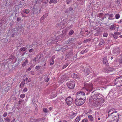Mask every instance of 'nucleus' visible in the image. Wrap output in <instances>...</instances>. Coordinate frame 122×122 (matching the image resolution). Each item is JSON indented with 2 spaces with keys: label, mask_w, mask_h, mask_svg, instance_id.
I'll return each instance as SVG.
<instances>
[{
  "label": "nucleus",
  "mask_w": 122,
  "mask_h": 122,
  "mask_svg": "<svg viewBox=\"0 0 122 122\" xmlns=\"http://www.w3.org/2000/svg\"><path fill=\"white\" fill-rule=\"evenodd\" d=\"M118 114L115 113L113 115V117H110L109 118V122H118Z\"/></svg>",
  "instance_id": "f257e3e1"
},
{
  "label": "nucleus",
  "mask_w": 122,
  "mask_h": 122,
  "mask_svg": "<svg viewBox=\"0 0 122 122\" xmlns=\"http://www.w3.org/2000/svg\"><path fill=\"white\" fill-rule=\"evenodd\" d=\"M85 99V98L84 99H81L76 98L75 99V104L77 106H80L84 103Z\"/></svg>",
  "instance_id": "f03ea898"
},
{
  "label": "nucleus",
  "mask_w": 122,
  "mask_h": 122,
  "mask_svg": "<svg viewBox=\"0 0 122 122\" xmlns=\"http://www.w3.org/2000/svg\"><path fill=\"white\" fill-rule=\"evenodd\" d=\"M121 77H119L116 78L114 82L115 84L117 86H120L122 85V81Z\"/></svg>",
  "instance_id": "7ed1b4c3"
},
{
  "label": "nucleus",
  "mask_w": 122,
  "mask_h": 122,
  "mask_svg": "<svg viewBox=\"0 0 122 122\" xmlns=\"http://www.w3.org/2000/svg\"><path fill=\"white\" fill-rule=\"evenodd\" d=\"M75 84V81L73 80H71L68 82L66 85L69 88L72 89L74 88Z\"/></svg>",
  "instance_id": "20e7f679"
},
{
  "label": "nucleus",
  "mask_w": 122,
  "mask_h": 122,
  "mask_svg": "<svg viewBox=\"0 0 122 122\" xmlns=\"http://www.w3.org/2000/svg\"><path fill=\"white\" fill-rule=\"evenodd\" d=\"M117 111H115L114 109H111L108 112V117H107V118H110V117H112L113 116V115L115 113H117Z\"/></svg>",
  "instance_id": "39448f33"
},
{
  "label": "nucleus",
  "mask_w": 122,
  "mask_h": 122,
  "mask_svg": "<svg viewBox=\"0 0 122 122\" xmlns=\"http://www.w3.org/2000/svg\"><path fill=\"white\" fill-rule=\"evenodd\" d=\"M85 94L83 91H78L76 93V98H78L84 99L83 97Z\"/></svg>",
  "instance_id": "423d86ee"
},
{
  "label": "nucleus",
  "mask_w": 122,
  "mask_h": 122,
  "mask_svg": "<svg viewBox=\"0 0 122 122\" xmlns=\"http://www.w3.org/2000/svg\"><path fill=\"white\" fill-rule=\"evenodd\" d=\"M85 86L86 87V89L87 91H91L93 89V86L92 83H89L88 84H87Z\"/></svg>",
  "instance_id": "0eeeda50"
},
{
  "label": "nucleus",
  "mask_w": 122,
  "mask_h": 122,
  "mask_svg": "<svg viewBox=\"0 0 122 122\" xmlns=\"http://www.w3.org/2000/svg\"><path fill=\"white\" fill-rule=\"evenodd\" d=\"M99 95V93H97L92 95L91 97H90V100H94L93 101V102L94 104H95V101H96V99H97L98 98Z\"/></svg>",
  "instance_id": "6e6552de"
},
{
  "label": "nucleus",
  "mask_w": 122,
  "mask_h": 122,
  "mask_svg": "<svg viewBox=\"0 0 122 122\" xmlns=\"http://www.w3.org/2000/svg\"><path fill=\"white\" fill-rule=\"evenodd\" d=\"M95 101V105H98L100 102L103 103L104 102V101L103 98H99V97L98 98L96 99V101Z\"/></svg>",
  "instance_id": "1a4fd4ad"
},
{
  "label": "nucleus",
  "mask_w": 122,
  "mask_h": 122,
  "mask_svg": "<svg viewBox=\"0 0 122 122\" xmlns=\"http://www.w3.org/2000/svg\"><path fill=\"white\" fill-rule=\"evenodd\" d=\"M73 99L71 97H69L66 99V101L67 104L68 106H70L72 102Z\"/></svg>",
  "instance_id": "9d476101"
},
{
  "label": "nucleus",
  "mask_w": 122,
  "mask_h": 122,
  "mask_svg": "<svg viewBox=\"0 0 122 122\" xmlns=\"http://www.w3.org/2000/svg\"><path fill=\"white\" fill-rule=\"evenodd\" d=\"M103 64L105 65H107L108 62L107 60V56H105L103 59Z\"/></svg>",
  "instance_id": "9b49d317"
},
{
  "label": "nucleus",
  "mask_w": 122,
  "mask_h": 122,
  "mask_svg": "<svg viewBox=\"0 0 122 122\" xmlns=\"http://www.w3.org/2000/svg\"><path fill=\"white\" fill-rule=\"evenodd\" d=\"M72 76L73 77L76 79H78L80 78V77L78 75H77L75 73H73L72 74Z\"/></svg>",
  "instance_id": "f8f14e48"
},
{
  "label": "nucleus",
  "mask_w": 122,
  "mask_h": 122,
  "mask_svg": "<svg viewBox=\"0 0 122 122\" xmlns=\"http://www.w3.org/2000/svg\"><path fill=\"white\" fill-rule=\"evenodd\" d=\"M28 62V60L27 59H26L22 64V66L23 67L25 66L27 64Z\"/></svg>",
  "instance_id": "ddd939ff"
},
{
  "label": "nucleus",
  "mask_w": 122,
  "mask_h": 122,
  "mask_svg": "<svg viewBox=\"0 0 122 122\" xmlns=\"http://www.w3.org/2000/svg\"><path fill=\"white\" fill-rule=\"evenodd\" d=\"M58 25L59 26H60L61 28H63L64 27V24L62 22H61L59 24H58Z\"/></svg>",
  "instance_id": "4468645a"
},
{
  "label": "nucleus",
  "mask_w": 122,
  "mask_h": 122,
  "mask_svg": "<svg viewBox=\"0 0 122 122\" xmlns=\"http://www.w3.org/2000/svg\"><path fill=\"white\" fill-rule=\"evenodd\" d=\"M76 113L74 112H72L71 113V114L70 115V117L71 118H73L76 115Z\"/></svg>",
  "instance_id": "2eb2a0df"
},
{
  "label": "nucleus",
  "mask_w": 122,
  "mask_h": 122,
  "mask_svg": "<svg viewBox=\"0 0 122 122\" xmlns=\"http://www.w3.org/2000/svg\"><path fill=\"white\" fill-rule=\"evenodd\" d=\"M88 117L89 119L91 121H92L94 120L93 118L91 115H89L88 116Z\"/></svg>",
  "instance_id": "dca6fc26"
},
{
  "label": "nucleus",
  "mask_w": 122,
  "mask_h": 122,
  "mask_svg": "<svg viewBox=\"0 0 122 122\" xmlns=\"http://www.w3.org/2000/svg\"><path fill=\"white\" fill-rule=\"evenodd\" d=\"M23 12L26 14H27L30 13V10L29 9H25L24 10Z\"/></svg>",
  "instance_id": "f3484780"
},
{
  "label": "nucleus",
  "mask_w": 122,
  "mask_h": 122,
  "mask_svg": "<svg viewBox=\"0 0 122 122\" xmlns=\"http://www.w3.org/2000/svg\"><path fill=\"white\" fill-rule=\"evenodd\" d=\"M57 2V0H50L49 2V3L51 4L53 3H54L55 4Z\"/></svg>",
  "instance_id": "a211bd4d"
},
{
  "label": "nucleus",
  "mask_w": 122,
  "mask_h": 122,
  "mask_svg": "<svg viewBox=\"0 0 122 122\" xmlns=\"http://www.w3.org/2000/svg\"><path fill=\"white\" fill-rule=\"evenodd\" d=\"M115 26L113 24L112 25H111L109 27L110 29L111 30H115Z\"/></svg>",
  "instance_id": "6ab92c4d"
},
{
  "label": "nucleus",
  "mask_w": 122,
  "mask_h": 122,
  "mask_svg": "<svg viewBox=\"0 0 122 122\" xmlns=\"http://www.w3.org/2000/svg\"><path fill=\"white\" fill-rule=\"evenodd\" d=\"M4 120L5 121V122H9L10 121V119L7 117L5 118Z\"/></svg>",
  "instance_id": "aec40b11"
},
{
  "label": "nucleus",
  "mask_w": 122,
  "mask_h": 122,
  "mask_svg": "<svg viewBox=\"0 0 122 122\" xmlns=\"http://www.w3.org/2000/svg\"><path fill=\"white\" fill-rule=\"evenodd\" d=\"M104 43V40H102L99 43V46H101Z\"/></svg>",
  "instance_id": "412c9836"
},
{
  "label": "nucleus",
  "mask_w": 122,
  "mask_h": 122,
  "mask_svg": "<svg viewBox=\"0 0 122 122\" xmlns=\"http://www.w3.org/2000/svg\"><path fill=\"white\" fill-rule=\"evenodd\" d=\"M74 31L73 30H71L69 32V35H71L74 33Z\"/></svg>",
  "instance_id": "4be33fe9"
},
{
  "label": "nucleus",
  "mask_w": 122,
  "mask_h": 122,
  "mask_svg": "<svg viewBox=\"0 0 122 122\" xmlns=\"http://www.w3.org/2000/svg\"><path fill=\"white\" fill-rule=\"evenodd\" d=\"M61 35H59L58 36L56 37V39L58 41H60L61 40V39L60 38L61 37Z\"/></svg>",
  "instance_id": "5701e85b"
},
{
  "label": "nucleus",
  "mask_w": 122,
  "mask_h": 122,
  "mask_svg": "<svg viewBox=\"0 0 122 122\" xmlns=\"http://www.w3.org/2000/svg\"><path fill=\"white\" fill-rule=\"evenodd\" d=\"M25 97V94L24 93H22L21 94L20 96V98H24Z\"/></svg>",
  "instance_id": "b1692460"
},
{
  "label": "nucleus",
  "mask_w": 122,
  "mask_h": 122,
  "mask_svg": "<svg viewBox=\"0 0 122 122\" xmlns=\"http://www.w3.org/2000/svg\"><path fill=\"white\" fill-rule=\"evenodd\" d=\"M91 40V39H88L84 40L83 41V42L84 43H86L88 41H90Z\"/></svg>",
  "instance_id": "393cba45"
},
{
  "label": "nucleus",
  "mask_w": 122,
  "mask_h": 122,
  "mask_svg": "<svg viewBox=\"0 0 122 122\" xmlns=\"http://www.w3.org/2000/svg\"><path fill=\"white\" fill-rule=\"evenodd\" d=\"M80 120V117H79L78 116L76 118L74 122H78Z\"/></svg>",
  "instance_id": "a878e982"
},
{
  "label": "nucleus",
  "mask_w": 122,
  "mask_h": 122,
  "mask_svg": "<svg viewBox=\"0 0 122 122\" xmlns=\"http://www.w3.org/2000/svg\"><path fill=\"white\" fill-rule=\"evenodd\" d=\"M25 84V81H23L22 82H21V83L20 85V86L21 88H22L23 86Z\"/></svg>",
  "instance_id": "bb28decb"
},
{
  "label": "nucleus",
  "mask_w": 122,
  "mask_h": 122,
  "mask_svg": "<svg viewBox=\"0 0 122 122\" xmlns=\"http://www.w3.org/2000/svg\"><path fill=\"white\" fill-rule=\"evenodd\" d=\"M26 49V48L25 47H22L20 48V50L22 51H25Z\"/></svg>",
  "instance_id": "cd10ccee"
},
{
  "label": "nucleus",
  "mask_w": 122,
  "mask_h": 122,
  "mask_svg": "<svg viewBox=\"0 0 122 122\" xmlns=\"http://www.w3.org/2000/svg\"><path fill=\"white\" fill-rule=\"evenodd\" d=\"M120 15L118 14H116L115 15L116 18L117 19H118L120 18Z\"/></svg>",
  "instance_id": "c85d7f7f"
},
{
  "label": "nucleus",
  "mask_w": 122,
  "mask_h": 122,
  "mask_svg": "<svg viewBox=\"0 0 122 122\" xmlns=\"http://www.w3.org/2000/svg\"><path fill=\"white\" fill-rule=\"evenodd\" d=\"M33 68L32 66H31L29 67L26 70V71H29L31 70V68Z\"/></svg>",
  "instance_id": "c756f323"
},
{
  "label": "nucleus",
  "mask_w": 122,
  "mask_h": 122,
  "mask_svg": "<svg viewBox=\"0 0 122 122\" xmlns=\"http://www.w3.org/2000/svg\"><path fill=\"white\" fill-rule=\"evenodd\" d=\"M68 65V64L67 63H66L64 64V65L62 67V68L63 69H64L66 67H67Z\"/></svg>",
  "instance_id": "7c9ffc66"
},
{
  "label": "nucleus",
  "mask_w": 122,
  "mask_h": 122,
  "mask_svg": "<svg viewBox=\"0 0 122 122\" xmlns=\"http://www.w3.org/2000/svg\"><path fill=\"white\" fill-rule=\"evenodd\" d=\"M43 111L45 112H47V109L46 108H44L43 109Z\"/></svg>",
  "instance_id": "2f4dec72"
},
{
  "label": "nucleus",
  "mask_w": 122,
  "mask_h": 122,
  "mask_svg": "<svg viewBox=\"0 0 122 122\" xmlns=\"http://www.w3.org/2000/svg\"><path fill=\"white\" fill-rule=\"evenodd\" d=\"M90 71L89 70H87V71H86V75H87L89 74L90 73Z\"/></svg>",
  "instance_id": "473e14b6"
},
{
  "label": "nucleus",
  "mask_w": 122,
  "mask_h": 122,
  "mask_svg": "<svg viewBox=\"0 0 122 122\" xmlns=\"http://www.w3.org/2000/svg\"><path fill=\"white\" fill-rule=\"evenodd\" d=\"M49 80V79L47 77L45 78V80L46 82H48Z\"/></svg>",
  "instance_id": "72a5a7b5"
},
{
  "label": "nucleus",
  "mask_w": 122,
  "mask_h": 122,
  "mask_svg": "<svg viewBox=\"0 0 122 122\" xmlns=\"http://www.w3.org/2000/svg\"><path fill=\"white\" fill-rule=\"evenodd\" d=\"M48 15V14L47 13H45L43 16V17H45V18Z\"/></svg>",
  "instance_id": "f704fd0d"
},
{
  "label": "nucleus",
  "mask_w": 122,
  "mask_h": 122,
  "mask_svg": "<svg viewBox=\"0 0 122 122\" xmlns=\"http://www.w3.org/2000/svg\"><path fill=\"white\" fill-rule=\"evenodd\" d=\"M24 100H19L18 102V103L19 104H20L22 103L24 101Z\"/></svg>",
  "instance_id": "c9c22d12"
},
{
  "label": "nucleus",
  "mask_w": 122,
  "mask_h": 122,
  "mask_svg": "<svg viewBox=\"0 0 122 122\" xmlns=\"http://www.w3.org/2000/svg\"><path fill=\"white\" fill-rule=\"evenodd\" d=\"M41 67V66H38L36 67V69L37 70H39L40 68Z\"/></svg>",
  "instance_id": "e433bc0d"
},
{
  "label": "nucleus",
  "mask_w": 122,
  "mask_h": 122,
  "mask_svg": "<svg viewBox=\"0 0 122 122\" xmlns=\"http://www.w3.org/2000/svg\"><path fill=\"white\" fill-rule=\"evenodd\" d=\"M27 88L26 87H25L23 90V92H26L27 91Z\"/></svg>",
  "instance_id": "4c0bfd02"
},
{
  "label": "nucleus",
  "mask_w": 122,
  "mask_h": 122,
  "mask_svg": "<svg viewBox=\"0 0 122 122\" xmlns=\"http://www.w3.org/2000/svg\"><path fill=\"white\" fill-rule=\"evenodd\" d=\"M7 113L6 112H5L3 114V116L4 117H6L7 116Z\"/></svg>",
  "instance_id": "58836bf2"
},
{
  "label": "nucleus",
  "mask_w": 122,
  "mask_h": 122,
  "mask_svg": "<svg viewBox=\"0 0 122 122\" xmlns=\"http://www.w3.org/2000/svg\"><path fill=\"white\" fill-rule=\"evenodd\" d=\"M54 63V61L53 60V59L52 61V62L50 63V64L51 65H52Z\"/></svg>",
  "instance_id": "ea45409f"
},
{
  "label": "nucleus",
  "mask_w": 122,
  "mask_h": 122,
  "mask_svg": "<svg viewBox=\"0 0 122 122\" xmlns=\"http://www.w3.org/2000/svg\"><path fill=\"white\" fill-rule=\"evenodd\" d=\"M103 15V14L102 13H100L98 15V17L100 18Z\"/></svg>",
  "instance_id": "a19ab883"
},
{
  "label": "nucleus",
  "mask_w": 122,
  "mask_h": 122,
  "mask_svg": "<svg viewBox=\"0 0 122 122\" xmlns=\"http://www.w3.org/2000/svg\"><path fill=\"white\" fill-rule=\"evenodd\" d=\"M108 35V34L107 33H104L103 35V36L104 37H107Z\"/></svg>",
  "instance_id": "79ce46f5"
},
{
  "label": "nucleus",
  "mask_w": 122,
  "mask_h": 122,
  "mask_svg": "<svg viewBox=\"0 0 122 122\" xmlns=\"http://www.w3.org/2000/svg\"><path fill=\"white\" fill-rule=\"evenodd\" d=\"M21 18L20 17H18L17 19V21H19L21 20Z\"/></svg>",
  "instance_id": "37998d69"
},
{
  "label": "nucleus",
  "mask_w": 122,
  "mask_h": 122,
  "mask_svg": "<svg viewBox=\"0 0 122 122\" xmlns=\"http://www.w3.org/2000/svg\"><path fill=\"white\" fill-rule=\"evenodd\" d=\"M71 0H66V2H67V4H68L70 3V2L71 1Z\"/></svg>",
  "instance_id": "c03bdc74"
},
{
  "label": "nucleus",
  "mask_w": 122,
  "mask_h": 122,
  "mask_svg": "<svg viewBox=\"0 0 122 122\" xmlns=\"http://www.w3.org/2000/svg\"><path fill=\"white\" fill-rule=\"evenodd\" d=\"M114 34L116 35H119L120 34L119 32H116L114 33Z\"/></svg>",
  "instance_id": "a18cd8bd"
},
{
  "label": "nucleus",
  "mask_w": 122,
  "mask_h": 122,
  "mask_svg": "<svg viewBox=\"0 0 122 122\" xmlns=\"http://www.w3.org/2000/svg\"><path fill=\"white\" fill-rule=\"evenodd\" d=\"M45 18V17H43V16H42L41 18V21H42L44 20Z\"/></svg>",
  "instance_id": "49530a36"
},
{
  "label": "nucleus",
  "mask_w": 122,
  "mask_h": 122,
  "mask_svg": "<svg viewBox=\"0 0 122 122\" xmlns=\"http://www.w3.org/2000/svg\"><path fill=\"white\" fill-rule=\"evenodd\" d=\"M83 121L84 122H88V120L87 119H83Z\"/></svg>",
  "instance_id": "de8ad7c7"
},
{
  "label": "nucleus",
  "mask_w": 122,
  "mask_h": 122,
  "mask_svg": "<svg viewBox=\"0 0 122 122\" xmlns=\"http://www.w3.org/2000/svg\"><path fill=\"white\" fill-rule=\"evenodd\" d=\"M88 51V49H86L84 50L85 53L86 52Z\"/></svg>",
  "instance_id": "09e8293b"
},
{
  "label": "nucleus",
  "mask_w": 122,
  "mask_h": 122,
  "mask_svg": "<svg viewBox=\"0 0 122 122\" xmlns=\"http://www.w3.org/2000/svg\"><path fill=\"white\" fill-rule=\"evenodd\" d=\"M73 10V8L71 7H70L69 8V10L70 11L72 10Z\"/></svg>",
  "instance_id": "8fccbe9b"
},
{
  "label": "nucleus",
  "mask_w": 122,
  "mask_h": 122,
  "mask_svg": "<svg viewBox=\"0 0 122 122\" xmlns=\"http://www.w3.org/2000/svg\"><path fill=\"white\" fill-rule=\"evenodd\" d=\"M33 49H31L29 50V51L30 52H31L33 51Z\"/></svg>",
  "instance_id": "3c124183"
},
{
  "label": "nucleus",
  "mask_w": 122,
  "mask_h": 122,
  "mask_svg": "<svg viewBox=\"0 0 122 122\" xmlns=\"http://www.w3.org/2000/svg\"><path fill=\"white\" fill-rule=\"evenodd\" d=\"M31 74L33 75H34V71H31Z\"/></svg>",
  "instance_id": "603ef678"
},
{
  "label": "nucleus",
  "mask_w": 122,
  "mask_h": 122,
  "mask_svg": "<svg viewBox=\"0 0 122 122\" xmlns=\"http://www.w3.org/2000/svg\"><path fill=\"white\" fill-rule=\"evenodd\" d=\"M109 16L110 17H113V16L114 15H113V14H111L110 15H109Z\"/></svg>",
  "instance_id": "864d4df0"
},
{
  "label": "nucleus",
  "mask_w": 122,
  "mask_h": 122,
  "mask_svg": "<svg viewBox=\"0 0 122 122\" xmlns=\"http://www.w3.org/2000/svg\"><path fill=\"white\" fill-rule=\"evenodd\" d=\"M40 120L39 119H36V122H39L40 121Z\"/></svg>",
  "instance_id": "5fc2aeb1"
},
{
  "label": "nucleus",
  "mask_w": 122,
  "mask_h": 122,
  "mask_svg": "<svg viewBox=\"0 0 122 122\" xmlns=\"http://www.w3.org/2000/svg\"><path fill=\"white\" fill-rule=\"evenodd\" d=\"M113 35L115 39H117V36H114L113 34Z\"/></svg>",
  "instance_id": "6e6d98bb"
},
{
  "label": "nucleus",
  "mask_w": 122,
  "mask_h": 122,
  "mask_svg": "<svg viewBox=\"0 0 122 122\" xmlns=\"http://www.w3.org/2000/svg\"><path fill=\"white\" fill-rule=\"evenodd\" d=\"M68 11H69L68 10V9H66L65 11V13H67L68 12Z\"/></svg>",
  "instance_id": "4d7b16f0"
},
{
  "label": "nucleus",
  "mask_w": 122,
  "mask_h": 122,
  "mask_svg": "<svg viewBox=\"0 0 122 122\" xmlns=\"http://www.w3.org/2000/svg\"><path fill=\"white\" fill-rule=\"evenodd\" d=\"M15 120V118L14 117L13 119L11 121V122H14Z\"/></svg>",
  "instance_id": "13d9d810"
},
{
  "label": "nucleus",
  "mask_w": 122,
  "mask_h": 122,
  "mask_svg": "<svg viewBox=\"0 0 122 122\" xmlns=\"http://www.w3.org/2000/svg\"><path fill=\"white\" fill-rule=\"evenodd\" d=\"M85 53V52L84 51H83V50L81 51L80 52V53H81V54H83V53Z\"/></svg>",
  "instance_id": "bf43d9fd"
},
{
  "label": "nucleus",
  "mask_w": 122,
  "mask_h": 122,
  "mask_svg": "<svg viewBox=\"0 0 122 122\" xmlns=\"http://www.w3.org/2000/svg\"><path fill=\"white\" fill-rule=\"evenodd\" d=\"M15 34H13L11 36L12 37H14V36Z\"/></svg>",
  "instance_id": "052dcab7"
},
{
  "label": "nucleus",
  "mask_w": 122,
  "mask_h": 122,
  "mask_svg": "<svg viewBox=\"0 0 122 122\" xmlns=\"http://www.w3.org/2000/svg\"><path fill=\"white\" fill-rule=\"evenodd\" d=\"M111 17L109 16V17L108 18V19L109 20H112V19L111 18Z\"/></svg>",
  "instance_id": "680f3d73"
},
{
  "label": "nucleus",
  "mask_w": 122,
  "mask_h": 122,
  "mask_svg": "<svg viewBox=\"0 0 122 122\" xmlns=\"http://www.w3.org/2000/svg\"><path fill=\"white\" fill-rule=\"evenodd\" d=\"M52 109V108L51 107H50L49 108V110H51Z\"/></svg>",
  "instance_id": "e2e57ef3"
},
{
  "label": "nucleus",
  "mask_w": 122,
  "mask_h": 122,
  "mask_svg": "<svg viewBox=\"0 0 122 122\" xmlns=\"http://www.w3.org/2000/svg\"><path fill=\"white\" fill-rule=\"evenodd\" d=\"M101 119V118L100 117H98V120H100V119Z\"/></svg>",
  "instance_id": "0e129e2a"
},
{
  "label": "nucleus",
  "mask_w": 122,
  "mask_h": 122,
  "mask_svg": "<svg viewBox=\"0 0 122 122\" xmlns=\"http://www.w3.org/2000/svg\"><path fill=\"white\" fill-rule=\"evenodd\" d=\"M55 56H53L52 57V58H55Z\"/></svg>",
  "instance_id": "69168bd1"
},
{
  "label": "nucleus",
  "mask_w": 122,
  "mask_h": 122,
  "mask_svg": "<svg viewBox=\"0 0 122 122\" xmlns=\"http://www.w3.org/2000/svg\"><path fill=\"white\" fill-rule=\"evenodd\" d=\"M113 56H112L111 57V60L112 59H113Z\"/></svg>",
  "instance_id": "338daca9"
},
{
  "label": "nucleus",
  "mask_w": 122,
  "mask_h": 122,
  "mask_svg": "<svg viewBox=\"0 0 122 122\" xmlns=\"http://www.w3.org/2000/svg\"><path fill=\"white\" fill-rule=\"evenodd\" d=\"M62 122H67L66 120H64Z\"/></svg>",
  "instance_id": "774afa93"
}]
</instances>
